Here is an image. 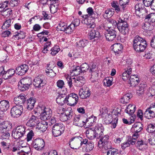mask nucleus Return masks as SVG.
I'll use <instances>...</instances> for the list:
<instances>
[{
    "instance_id": "obj_1",
    "label": "nucleus",
    "mask_w": 155,
    "mask_h": 155,
    "mask_svg": "<svg viewBox=\"0 0 155 155\" xmlns=\"http://www.w3.org/2000/svg\"><path fill=\"white\" fill-rule=\"evenodd\" d=\"M120 109L118 108L114 109L111 112L107 110V108L104 107L100 110L101 116L104 120V122L106 124H109L112 121V117L111 114L116 116L120 114Z\"/></svg>"
},
{
    "instance_id": "obj_2",
    "label": "nucleus",
    "mask_w": 155,
    "mask_h": 155,
    "mask_svg": "<svg viewBox=\"0 0 155 155\" xmlns=\"http://www.w3.org/2000/svg\"><path fill=\"white\" fill-rule=\"evenodd\" d=\"M146 41L138 35L136 36L133 40V47L134 50L138 52L143 51L146 48Z\"/></svg>"
},
{
    "instance_id": "obj_3",
    "label": "nucleus",
    "mask_w": 155,
    "mask_h": 155,
    "mask_svg": "<svg viewBox=\"0 0 155 155\" xmlns=\"http://www.w3.org/2000/svg\"><path fill=\"white\" fill-rule=\"evenodd\" d=\"M78 97L77 95L73 93L66 96V103L70 106H74L78 103Z\"/></svg>"
},
{
    "instance_id": "obj_4",
    "label": "nucleus",
    "mask_w": 155,
    "mask_h": 155,
    "mask_svg": "<svg viewBox=\"0 0 155 155\" xmlns=\"http://www.w3.org/2000/svg\"><path fill=\"white\" fill-rule=\"evenodd\" d=\"M144 116L149 119L155 117V104H151L146 110L144 114Z\"/></svg>"
},
{
    "instance_id": "obj_5",
    "label": "nucleus",
    "mask_w": 155,
    "mask_h": 155,
    "mask_svg": "<svg viewBox=\"0 0 155 155\" xmlns=\"http://www.w3.org/2000/svg\"><path fill=\"white\" fill-rule=\"evenodd\" d=\"M64 130V127L62 124H54L52 129L53 135L55 137L60 136Z\"/></svg>"
},
{
    "instance_id": "obj_6",
    "label": "nucleus",
    "mask_w": 155,
    "mask_h": 155,
    "mask_svg": "<svg viewBox=\"0 0 155 155\" xmlns=\"http://www.w3.org/2000/svg\"><path fill=\"white\" fill-rule=\"evenodd\" d=\"M89 72L91 74V81L92 82H94L97 79L98 76V68L96 65L93 64L90 68Z\"/></svg>"
},
{
    "instance_id": "obj_7",
    "label": "nucleus",
    "mask_w": 155,
    "mask_h": 155,
    "mask_svg": "<svg viewBox=\"0 0 155 155\" xmlns=\"http://www.w3.org/2000/svg\"><path fill=\"white\" fill-rule=\"evenodd\" d=\"M22 106L16 105L13 107L11 110V114L12 117H19L23 111Z\"/></svg>"
},
{
    "instance_id": "obj_8",
    "label": "nucleus",
    "mask_w": 155,
    "mask_h": 155,
    "mask_svg": "<svg viewBox=\"0 0 155 155\" xmlns=\"http://www.w3.org/2000/svg\"><path fill=\"white\" fill-rule=\"evenodd\" d=\"M59 115L60 120L61 121L64 122L67 120H70L74 115V114L72 110H66L64 113H61V114L58 113Z\"/></svg>"
},
{
    "instance_id": "obj_9",
    "label": "nucleus",
    "mask_w": 155,
    "mask_h": 155,
    "mask_svg": "<svg viewBox=\"0 0 155 155\" xmlns=\"http://www.w3.org/2000/svg\"><path fill=\"white\" fill-rule=\"evenodd\" d=\"M142 129V124L140 122L136 123L133 125L131 129L135 132L133 135V139H136L138 138L139 135L138 133L141 131Z\"/></svg>"
},
{
    "instance_id": "obj_10",
    "label": "nucleus",
    "mask_w": 155,
    "mask_h": 155,
    "mask_svg": "<svg viewBox=\"0 0 155 155\" xmlns=\"http://www.w3.org/2000/svg\"><path fill=\"white\" fill-rule=\"evenodd\" d=\"M45 144L44 140L39 138L35 139L32 143L33 147L38 150H40L43 149Z\"/></svg>"
},
{
    "instance_id": "obj_11",
    "label": "nucleus",
    "mask_w": 155,
    "mask_h": 155,
    "mask_svg": "<svg viewBox=\"0 0 155 155\" xmlns=\"http://www.w3.org/2000/svg\"><path fill=\"white\" fill-rule=\"evenodd\" d=\"M44 75L40 74L35 77L33 81V84L36 87L40 88L44 85Z\"/></svg>"
},
{
    "instance_id": "obj_12",
    "label": "nucleus",
    "mask_w": 155,
    "mask_h": 155,
    "mask_svg": "<svg viewBox=\"0 0 155 155\" xmlns=\"http://www.w3.org/2000/svg\"><path fill=\"white\" fill-rule=\"evenodd\" d=\"M105 37L106 40L109 41L114 40L116 38V32L114 29H109L105 32Z\"/></svg>"
},
{
    "instance_id": "obj_13",
    "label": "nucleus",
    "mask_w": 155,
    "mask_h": 155,
    "mask_svg": "<svg viewBox=\"0 0 155 155\" xmlns=\"http://www.w3.org/2000/svg\"><path fill=\"white\" fill-rule=\"evenodd\" d=\"M73 124L76 126L82 127L84 125V120L79 115H74Z\"/></svg>"
},
{
    "instance_id": "obj_14",
    "label": "nucleus",
    "mask_w": 155,
    "mask_h": 155,
    "mask_svg": "<svg viewBox=\"0 0 155 155\" xmlns=\"http://www.w3.org/2000/svg\"><path fill=\"white\" fill-rule=\"evenodd\" d=\"M12 124L8 121H0V132L4 131L5 132L9 131L12 128Z\"/></svg>"
},
{
    "instance_id": "obj_15",
    "label": "nucleus",
    "mask_w": 155,
    "mask_h": 155,
    "mask_svg": "<svg viewBox=\"0 0 155 155\" xmlns=\"http://www.w3.org/2000/svg\"><path fill=\"white\" fill-rule=\"evenodd\" d=\"M28 69V66L26 64H23L16 68L15 73L19 75H22L27 71Z\"/></svg>"
},
{
    "instance_id": "obj_16",
    "label": "nucleus",
    "mask_w": 155,
    "mask_h": 155,
    "mask_svg": "<svg viewBox=\"0 0 155 155\" xmlns=\"http://www.w3.org/2000/svg\"><path fill=\"white\" fill-rule=\"evenodd\" d=\"M91 17H87L83 18L84 19L82 20V22L86 25L88 28H94L96 25L94 23V19H91Z\"/></svg>"
},
{
    "instance_id": "obj_17",
    "label": "nucleus",
    "mask_w": 155,
    "mask_h": 155,
    "mask_svg": "<svg viewBox=\"0 0 155 155\" xmlns=\"http://www.w3.org/2000/svg\"><path fill=\"white\" fill-rule=\"evenodd\" d=\"M79 94L81 98L85 99L89 97L91 94L89 88L87 87L80 89Z\"/></svg>"
},
{
    "instance_id": "obj_18",
    "label": "nucleus",
    "mask_w": 155,
    "mask_h": 155,
    "mask_svg": "<svg viewBox=\"0 0 155 155\" xmlns=\"http://www.w3.org/2000/svg\"><path fill=\"white\" fill-rule=\"evenodd\" d=\"M87 14L83 15L82 16L83 18L87 17H91L92 18H95L98 17V14L96 12H94L93 8L91 7H89L86 10Z\"/></svg>"
},
{
    "instance_id": "obj_19",
    "label": "nucleus",
    "mask_w": 155,
    "mask_h": 155,
    "mask_svg": "<svg viewBox=\"0 0 155 155\" xmlns=\"http://www.w3.org/2000/svg\"><path fill=\"white\" fill-rule=\"evenodd\" d=\"M52 115V111L49 108H46L44 110V112L41 117V119L45 120L49 119Z\"/></svg>"
},
{
    "instance_id": "obj_20",
    "label": "nucleus",
    "mask_w": 155,
    "mask_h": 155,
    "mask_svg": "<svg viewBox=\"0 0 155 155\" xmlns=\"http://www.w3.org/2000/svg\"><path fill=\"white\" fill-rule=\"evenodd\" d=\"M39 120L38 117L33 115L26 123V125L30 127H34L37 124Z\"/></svg>"
},
{
    "instance_id": "obj_21",
    "label": "nucleus",
    "mask_w": 155,
    "mask_h": 155,
    "mask_svg": "<svg viewBox=\"0 0 155 155\" xmlns=\"http://www.w3.org/2000/svg\"><path fill=\"white\" fill-rule=\"evenodd\" d=\"M85 133L87 137L90 140L94 139L98 134V133H96L94 130V128L87 130Z\"/></svg>"
},
{
    "instance_id": "obj_22",
    "label": "nucleus",
    "mask_w": 155,
    "mask_h": 155,
    "mask_svg": "<svg viewBox=\"0 0 155 155\" xmlns=\"http://www.w3.org/2000/svg\"><path fill=\"white\" fill-rule=\"evenodd\" d=\"M99 137L100 139L98 142V146L99 147H102L107 144L109 141V137L108 135H106L104 136L100 135Z\"/></svg>"
},
{
    "instance_id": "obj_23",
    "label": "nucleus",
    "mask_w": 155,
    "mask_h": 155,
    "mask_svg": "<svg viewBox=\"0 0 155 155\" xmlns=\"http://www.w3.org/2000/svg\"><path fill=\"white\" fill-rule=\"evenodd\" d=\"M24 94H20L19 96L15 97L14 99L15 103L16 105L22 106L21 104H23L25 101L26 98L24 96Z\"/></svg>"
},
{
    "instance_id": "obj_24",
    "label": "nucleus",
    "mask_w": 155,
    "mask_h": 155,
    "mask_svg": "<svg viewBox=\"0 0 155 155\" xmlns=\"http://www.w3.org/2000/svg\"><path fill=\"white\" fill-rule=\"evenodd\" d=\"M118 29L120 32L124 35L128 33L129 29L127 22H124L123 24H119L118 26Z\"/></svg>"
},
{
    "instance_id": "obj_25",
    "label": "nucleus",
    "mask_w": 155,
    "mask_h": 155,
    "mask_svg": "<svg viewBox=\"0 0 155 155\" xmlns=\"http://www.w3.org/2000/svg\"><path fill=\"white\" fill-rule=\"evenodd\" d=\"M113 51L115 54L119 55L122 53L123 46L120 43H115L112 45Z\"/></svg>"
},
{
    "instance_id": "obj_26",
    "label": "nucleus",
    "mask_w": 155,
    "mask_h": 155,
    "mask_svg": "<svg viewBox=\"0 0 155 155\" xmlns=\"http://www.w3.org/2000/svg\"><path fill=\"white\" fill-rule=\"evenodd\" d=\"M48 127V124L45 120L40 122H38L36 126V128L42 132L45 131Z\"/></svg>"
},
{
    "instance_id": "obj_27",
    "label": "nucleus",
    "mask_w": 155,
    "mask_h": 155,
    "mask_svg": "<svg viewBox=\"0 0 155 155\" xmlns=\"http://www.w3.org/2000/svg\"><path fill=\"white\" fill-rule=\"evenodd\" d=\"M140 80L137 75H131L130 78L128 83L131 86L134 87L140 82Z\"/></svg>"
},
{
    "instance_id": "obj_28",
    "label": "nucleus",
    "mask_w": 155,
    "mask_h": 155,
    "mask_svg": "<svg viewBox=\"0 0 155 155\" xmlns=\"http://www.w3.org/2000/svg\"><path fill=\"white\" fill-rule=\"evenodd\" d=\"M97 119L96 117L91 116L84 121V125L89 127L93 126L96 123Z\"/></svg>"
},
{
    "instance_id": "obj_29",
    "label": "nucleus",
    "mask_w": 155,
    "mask_h": 155,
    "mask_svg": "<svg viewBox=\"0 0 155 155\" xmlns=\"http://www.w3.org/2000/svg\"><path fill=\"white\" fill-rule=\"evenodd\" d=\"M85 79L82 77H79L75 78L73 81V84L77 87H81L83 85L85 82Z\"/></svg>"
},
{
    "instance_id": "obj_30",
    "label": "nucleus",
    "mask_w": 155,
    "mask_h": 155,
    "mask_svg": "<svg viewBox=\"0 0 155 155\" xmlns=\"http://www.w3.org/2000/svg\"><path fill=\"white\" fill-rule=\"evenodd\" d=\"M100 34L99 31L93 29L90 30L89 33V38L91 40L97 39L100 36Z\"/></svg>"
},
{
    "instance_id": "obj_31",
    "label": "nucleus",
    "mask_w": 155,
    "mask_h": 155,
    "mask_svg": "<svg viewBox=\"0 0 155 155\" xmlns=\"http://www.w3.org/2000/svg\"><path fill=\"white\" fill-rule=\"evenodd\" d=\"M9 102L7 101L3 100L0 102L1 110L2 111H6L9 108Z\"/></svg>"
},
{
    "instance_id": "obj_32",
    "label": "nucleus",
    "mask_w": 155,
    "mask_h": 155,
    "mask_svg": "<svg viewBox=\"0 0 155 155\" xmlns=\"http://www.w3.org/2000/svg\"><path fill=\"white\" fill-rule=\"evenodd\" d=\"M66 98L65 95L63 94H59L56 98L57 103L61 105H63L66 103Z\"/></svg>"
},
{
    "instance_id": "obj_33",
    "label": "nucleus",
    "mask_w": 155,
    "mask_h": 155,
    "mask_svg": "<svg viewBox=\"0 0 155 155\" xmlns=\"http://www.w3.org/2000/svg\"><path fill=\"white\" fill-rule=\"evenodd\" d=\"M94 130L96 133H98V134L100 136H102L103 135V132L104 130V128L102 124H98L95 126Z\"/></svg>"
},
{
    "instance_id": "obj_34",
    "label": "nucleus",
    "mask_w": 155,
    "mask_h": 155,
    "mask_svg": "<svg viewBox=\"0 0 155 155\" xmlns=\"http://www.w3.org/2000/svg\"><path fill=\"white\" fill-rule=\"evenodd\" d=\"M136 109L135 106L131 104H129L125 110V112L130 115H132L135 112Z\"/></svg>"
},
{
    "instance_id": "obj_35",
    "label": "nucleus",
    "mask_w": 155,
    "mask_h": 155,
    "mask_svg": "<svg viewBox=\"0 0 155 155\" xmlns=\"http://www.w3.org/2000/svg\"><path fill=\"white\" fill-rule=\"evenodd\" d=\"M129 0H119V4L121 8L122 12H124L126 10L129 3Z\"/></svg>"
},
{
    "instance_id": "obj_36",
    "label": "nucleus",
    "mask_w": 155,
    "mask_h": 155,
    "mask_svg": "<svg viewBox=\"0 0 155 155\" xmlns=\"http://www.w3.org/2000/svg\"><path fill=\"white\" fill-rule=\"evenodd\" d=\"M36 99L32 98H30L27 100V108L29 110H32L34 106Z\"/></svg>"
},
{
    "instance_id": "obj_37",
    "label": "nucleus",
    "mask_w": 155,
    "mask_h": 155,
    "mask_svg": "<svg viewBox=\"0 0 155 155\" xmlns=\"http://www.w3.org/2000/svg\"><path fill=\"white\" fill-rule=\"evenodd\" d=\"M147 85L146 84L142 83L138 85L137 88V94L139 95L143 93L146 89Z\"/></svg>"
},
{
    "instance_id": "obj_38",
    "label": "nucleus",
    "mask_w": 155,
    "mask_h": 155,
    "mask_svg": "<svg viewBox=\"0 0 155 155\" xmlns=\"http://www.w3.org/2000/svg\"><path fill=\"white\" fill-rule=\"evenodd\" d=\"M132 70L131 68L125 70V71L122 74V78L124 81H126L128 79L130 74L131 73Z\"/></svg>"
},
{
    "instance_id": "obj_39",
    "label": "nucleus",
    "mask_w": 155,
    "mask_h": 155,
    "mask_svg": "<svg viewBox=\"0 0 155 155\" xmlns=\"http://www.w3.org/2000/svg\"><path fill=\"white\" fill-rule=\"evenodd\" d=\"M15 73V71L13 69H11L6 71L5 76H3V78L5 79L10 78Z\"/></svg>"
},
{
    "instance_id": "obj_40",
    "label": "nucleus",
    "mask_w": 155,
    "mask_h": 155,
    "mask_svg": "<svg viewBox=\"0 0 155 155\" xmlns=\"http://www.w3.org/2000/svg\"><path fill=\"white\" fill-rule=\"evenodd\" d=\"M111 5L112 7L114 8L117 13H118L120 12H122L121 8L120 7V5H119L118 2L117 1H112L111 3Z\"/></svg>"
},
{
    "instance_id": "obj_41",
    "label": "nucleus",
    "mask_w": 155,
    "mask_h": 155,
    "mask_svg": "<svg viewBox=\"0 0 155 155\" xmlns=\"http://www.w3.org/2000/svg\"><path fill=\"white\" fill-rule=\"evenodd\" d=\"M137 147L140 150H143L147 148V146L145 142L142 140L137 141L136 143Z\"/></svg>"
},
{
    "instance_id": "obj_42",
    "label": "nucleus",
    "mask_w": 155,
    "mask_h": 155,
    "mask_svg": "<svg viewBox=\"0 0 155 155\" xmlns=\"http://www.w3.org/2000/svg\"><path fill=\"white\" fill-rule=\"evenodd\" d=\"M132 97V95L130 94H127L121 98L120 102L123 104L127 103L129 102V100Z\"/></svg>"
},
{
    "instance_id": "obj_43",
    "label": "nucleus",
    "mask_w": 155,
    "mask_h": 155,
    "mask_svg": "<svg viewBox=\"0 0 155 155\" xmlns=\"http://www.w3.org/2000/svg\"><path fill=\"white\" fill-rule=\"evenodd\" d=\"M75 137H74L71 138L69 142V145L70 147L73 149L77 150L79 149V147L77 145V144L75 140H75Z\"/></svg>"
},
{
    "instance_id": "obj_44",
    "label": "nucleus",
    "mask_w": 155,
    "mask_h": 155,
    "mask_svg": "<svg viewBox=\"0 0 155 155\" xmlns=\"http://www.w3.org/2000/svg\"><path fill=\"white\" fill-rule=\"evenodd\" d=\"M82 72L81 68L79 66L74 67L72 70L71 75L72 76L74 75L77 76Z\"/></svg>"
},
{
    "instance_id": "obj_45",
    "label": "nucleus",
    "mask_w": 155,
    "mask_h": 155,
    "mask_svg": "<svg viewBox=\"0 0 155 155\" xmlns=\"http://www.w3.org/2000/svg\"><path fill=\"white\" fill-rule=\"evenodd\" d=\"M64 78L67 81V83L70 88L72 87L73 86V82L74 81L75 78H72L69 76L67 74H66L64 76Z\"/></svg>"
},
{
    "instance_id": "obj_46",
    "label": "nucleus",
    "mask_w": 155,
    "mask_h": 155,
    "mask_svg": "<svg viewBox=\"0 0 155 155\" xmlns=\"http://www.w3.org/2000/svg\"><path fill=\"white\" fill-rule=\"evenodd\" d=\"M154 24H151L147 21L144 24L143 28L146 30L151 31L154 28Z\"/></svg>"
},
{
    "instance_id": "obj_47",
    "label": "nucleus",
    "mask_w": 155,
    "mask_h": 155,
    "mask_svg": "<svg viewBox=\"0 0 155 155\" xmlns=\"http://www.w3.org/2000/svg\"><path fill=\"white\" fill-rule=\"evenodd\" d=\"M113 78L112 77H107L104 80V85L107 87H110L112 84Z\"/></svg>"
},
{
    "instance_id": "obj_48",
    "label": "nucleus",
    "mask_w": 155,
    "mask_h": 155,
    "mask_svg": "<svg viewBox=\"0 0 155 155\" xmlns=\"http://www.w3.org/2000/svg\"><path fill=\"white\" fill-rule=\"evenodd\" d=\"M12 10L9 8H7L1 12V15L5 17H9L12 13Z\"/></svg>"
},
{
    "instance_id": "obj_49",
    "label": "nucleus",
    "mask_w": 155,
    "mask_h": 155,
    "mask_svg": "<svg viewBox=\"0 0 155 155\" xmlns=\"http://www.w3.org/2000/svg\"><path fill=\"white\" fill-rule=\"evenodd\" d=\"M60 50V48L58 46L55 45L51 49L50 54L52 56H54Z\"/></svg>"
},
{
    "instance_id": "obj_50",
    "label": "nucleus",
    "mask_w": 155,
    "mask_h": 155,
    "mask_svg": "<svg viewBox=\"0 0 155 155\" xmlns=\"http://www.w3.org/2000/svg\"><path fill=\"white\" fill-rule=\"evenodd\" d=\"M84 147L85 148V151L86 152H89L93 149L94 144L93 142H88Z\"/></svg>"
},
{
    "instance_id": "obj_51",
    "label": "nucleus",
    "mask_w": 155,
    "mask_h": 155,
    "mask_svg": "<svg viewBox=\"0 0 155 155\" xmlns=\"http://www.w3.org/2000/svg\"><path fill=\"white\" fill-rule=\"evenodd\" d=\"M114 12V9L112 8L107 9L105 11L104 15L107 18H110L113 15Z\"/></svg>"
},
{
    "instance_id": "obj_52",
    "label": "nucleus",
    "mask_w": 155,
    "mask_h": 155,
    "mask_svg": "<svg viewBox=\"0 0 155 155\" xmlns=\"http://www.w3.org/2000/svg\"><path fill=\"white\" fill-rule=\"evenodd\" d=\"M21 83L26 85L27 86H30L32 83V81L31 78H26L21 79L20 81Z\"/></svg>"
},
{
    "instance_id": "obj_53",
    "label": "nucleus",
    "mask_w": 155,
    "mask_h": 155,
    "mask_svg": "<svg viewBox=\"0 0 155 155\" xmlns=\"http://www.w3.org/2000/svg\"><path fill=\"white\" fill-rule=\"evenodd\" d=\"M87 43V41L85 39L81 40L77 42V45L78 47L83 48L86 46Z\"/></svg>"
},
{
    "instance_id": "obj_54",
    "label": "nucleus",
    "mask_w": 155,
    "mask_h": 155,
    "mask_svg": "<svg viewBox=\"0 0 155 155\" xmlns=\"http://www.w3.org/2000/svg\"><path fill=\"white\" fill-rule=\"evenodd\" d=\"M67 25L63 22H61L57 27V29L61 31L64 32L65 29L67 28Z\"/></svg>"
},
{
    "instance_id": "obj_55",
    "label": "nucleus",
    "mask_w": 155,
    "mask_h": 155,
    "mask_svg": "<svg viewBox=\"0 0 155 155\" xmlns=\"http://www.w3.org/2000/svg\"><path fill=\"white\" fill-rule=\"evenodd\" d=\"M75 28L73 25L71 24L68 26H67V28L65 29V31L64 32L67 34H71L73 32Z\"/></svg>"
},
{
    "instance_id": "obj_56",
    "label": "nucleus",
    "mask_w": 155,
    "mask_h": 155,
    "mask_svg": "<svg viewBox=\"0 0 155 155\" xmlns=\"http://www.w3.org/2000/svg\"><path fill=\"white\" fill-rule=\"evenodd\" d=\"M147 131L150 133H152L155 131V124H149L147 128Z\"/></svg>"
},
{
    "instance_id": "obj_57",
    "label": "nucleus",
    "mask_w": 155,
    "mask_h": 155,
    "mask_svg": "<svg viewBox=\"0 0 155 155\" xmlns=\"http://www.w3.org/2000/svg\"><path fill=\"white\" fill-rule=\"evenodd\" d=\"M45 71L46 75L50 78H53L55 77L56 74L53 69L45 70Z\"/></svg>"
},
{
    "instance_id": "obj_58",
    "label": "nucleus",
    "mask_w": 155,
    "mask_h": 155,
    "mask_svg": "<svg viewBox=\"0 0 155 155\" xmlns=\"http://www.w3.org/2000/svg\"><path fill=\"white\" fill-rule=\"evenodd\" d=\"M18 89L22 91H24L27 90L29 87L26 85L23 84V83H21L20 81L18 83Z\"/></svg>"
},
{
    "instance_id": "obj_59",
    "label": "nucleus",
    "mask_w": 155,
    "mask_h": 155,
    "mask_svg": "<svg viewBox=\"0 0 155 155\" xmlns=\"http://www.w3.org/2000/svg\"><path fill=\"white\" fill-rule=\"evenodd\" d=\"M58 7V5L57 4H51L50 7L51 13L52 14H54L57 11Z\"/></svg>"
},
{
    "instance_id": "obj_60",
    "label": "nucleus",
    "mask_w": 155,
    "mask_h": 155,
    "mask_svg": "<svg viewBox=\"0 0 155 155\" xmlns=\"http://www.w3.org/2000/svg\"><path fill=\"white\" fill-rule=\"evenodd\" d=\"M23 134H21V132H19V131L15 130L14 133L13 134V135L15 139H18L24 136Z\"/></svg>"
},
{
    "instance_id": "obj_61",
    "label": "nucleus",
    "mask_w": 155,
    "mask_h": 155,
    "mask_svg": "<svg viewBox=\"0 0 155 155\" xmlns=\"http://www.w3.org/2000/svg\"><path fill=\"white\" fill-rule=\"evenodd\" d=\"M8 1H5L0 3V12L5 10V8L8 6Z\"/></svg>"
},
{
    "instance_id": "obj_62",
    "label": "nucleus",
    "mask_w": 155,
    "mask_h": 155,
    "mask_svg": "<svg viewBox=\"0 0 155 155\" xmlns=\"http://www.w3.org/2000/svg\"><path fill=\"white\" fill-rule=\"evenodd\" d=\"M11 20L9 19L7 20L4 23L2 26V29H6L8 28L11 25Z\"/></svg>"
},
{
    "instance_id": "obj_63",
    "label": "nucleus",
    "mask_w": 155,
    "mask_h": 155,
    "mask_svg": "<svg viewBox=\"0 0 155 155\" xmlns=\"http://www.w3.org/2000/svg\"><path fill=\"white\" fill-rule=\"evenodd\" d=\"M132 63V61L131 59H127L126 63L124 66L125 70L128 69L129 68H131L130 66Z\"/></svg>"
},
{
    "instance_id": "obj_64",
    "label": "nucleus",
    "mask_w": 155,
    "mask_h": 155,
    "mask_svg": "<svg viewBox=\"0 0 155 155\" xmlns=\"http://www.w3.org/2000/svg\"><path fill=\"white\" fill-rule=\"evenodd\" d=\"M118 153V150L113 149L108 150L107 152V155H117Z\"/></svg>"
}]
</instances>
